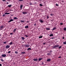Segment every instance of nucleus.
Instances as JSON below:
<instances>
[{
  "label": "nucleus",
  "instance_id": "a211bd4d",
  "mask_svg": "<svg viewBox=\"0 0 66 66\" xmlns=\"http://www.w3.org/2000/svg\"><path fill=\"white\" fill-rule=\"evenodd\" d=\"M31 50V48H29L27 49V50L28 51L29 50Z\"/></svg>",
  "mask_w": 66,
  "mask_h": 66
},
{
  "label": "nucleus",
  "instance_id": "6e6552de",
  "mask_svg": "<svg viewBox=\"0 0 66 66\" xmlns=\"http://www.w3.org/2000/svg\"><path fill=\"white\" fill-rule=\"evenodd\" d=\"M33 60H34V61H37V60H38V59H33Z\"/></svg>",
  "mask_w": 66,
  "mask_h": 66
},
{
  "label": "nucleus",
  "instance_id": "bb28decb",
  "mask_svg": "<svg viewBox=\"0 0 66 66\" xmlns=\"http://www.w3.org/2000/svg\"><path fill=\"white\" fill-rule=\"evenodd\" d=\"M1 61H2V62H4V60H3V59H1Z\"/></svg>",
  "mask_w": 66,
  "mask_h": 66
},
{
  "label": "nucleus",
  "instance_id": "3c124183",
  "mask_svg": "<svg viewBox=\"0 0 66 66\" xmlns=\"http://www.w3.org/2000/svg\"><path fill=\"white\" fill-rule=\"evenodd\" d=\"M2 66V64H0V66Z\"/></svg>",
  "mask_w": 66,
  "mask_h": 66
},
{
  "label": "nucleus",
  "instance_id": "20e7f679",
  "mask_svg": "<svg viewBox=\"0 0 66 66\" xmlns=\"http://www.w3.org/2000/svg\"><path fill=\"white\" fill-rule=\"evenodd\" d=\"M2 56L3 57H5V56H6V54H3L2 55Z\"/></svg>",
  "mask_w": 66,
  "mask_h": 66
},
{
  "label": "nucleus",
  "instance_id": "0eeeda50",
  "mask_svg": "<svg viewBox=\"0 0 66 66\" xmlns=\"http://www.w3.org/2000/svg\"><path fill=\"white\" fill-rule=\"evenodd\" d=\"M25 28L26 29H28L29 28V26H27L25 27Z\"/></svg>",
  "mask_w": 66,
  "mask_h": 66
},
{
  "label": "nucleus",
  "instance_id": "4c0bfd02",
  "mask_svg": "<svg viewBox=\"0 0 66 66\" xmlns=\"http://www.w3.org/2000/svg\"><path fill=\"white\" fill-rule=\"evenodd\" d=\"M39 5L40 6H43V5L42 4H39Z\"/></svg>",
  "mask_w": 66,
  "mask_h": 66
},
{
  "label": "nucleus",
  "instance_id": "864d4df0",
  "mask_svg": "<svg viewBox=\"0 0 66 66\" xmlns=\"http://www.w3.org/2000/svg\"><path fill=\"white\" fill-rule=\"evenodd\" d=\"M45 44H46V43H44L43 45H45Z\"/></svg>",
  "mask_w": 66,
  "mask_h": 66
},
{
  "label": "nucleus",
  "instance_id": "052dcab7",
  "mask_svg": "<svg viewBox=\"0 0 66 66\" xmlns=\"http://www.w3.org/2000/svg\"><path fill=\"white\" fill-rule=\"evenodd\" d=\"M0 36H1V35H0Z\"/></svg>",
  "mask_w": 66,
  "mask_h": 66
},
{
  "label": "nucleus",
  "instance_id": "f8f14e48",
  "mask_svg": "<svg viewBox=\"0 0 66 66\" xmlns=\"http://www.w3.org/2000/svg\"><path fill=\"white\" fill-rule=\"evenodd\" d=\"M16 29H14L13 30V33H14V32H16Z\"/></svg>",
  "mask_w": 66,
  "mask_h": 66
},
{
  "label": "nucleus",
  "instance_id": "a878e982",
  "mask_svg": "<svg viewBox=\"0 0 66 66\" xmlns=\"http://www.w3.org/2000/svg\"><path fill=\"white\" fill-rule=\"evenodd\" d=\"M60 25H63V23H60Z\"/></svg>",
  "mask_w": 66,
  "mask_h": 66
},
{
  "label": "nucleus",
  "instance_id": "f03ea898",
  "mask_svg": "<svg viewBox=\"0 0 66 66\" xmlns=\"http://www.w3.org/2000/svg\"><path fill=\"white\" fill-rule=\"evenodd\" d=\"M14 21V19H11L8 22L10 23L11 22V21Z\"/></svg>",
  "mask_w": 66,
  "mask_h": 66
},
{
  "label": "nucleus",
  "instance_id": "412c9836",
  "mask_svg": "<svg viewBox=\"0 0 66 66\" xmlns=\"http://www.w3.org/2000/svg\"><path fill=\"white\" fill-rule=\"evenodd\" d=\"M24 21H22V20H21V22H23V23H24Z\"/></svg>",
  "mask_w": 66,
  "mask_h": 66
},
{
  "label": "nucleus",
  "instance_id": "8fccbe9b",
  "mask_svg": "<svg viewBox=\"0 0 66 66\" xmlns=\"http://www.w3.org/2000/svg\"><path fill=\"white\" fill-rule=\"evenodd\" d=\"M13 34V33H11L10 34V35H12V34Z\"/></svg>",
  "mask_w": 66,
  "mask_h": 66
},
{
  "label": "nucleus",
  "instance_id": "f704fd0d",
  "mask_svg": "<svg viewBox=\"0 0 66 66\" xmlns=\"http://www.w3.org/2000/svg\"><path fill=\"white\" fill-rule=\"evenodd\" d=\"M15 53H16V54H17V53H18V52H17V51H15Z\"/></svg>",
  "mask_w": 66,
  "mask_h": 66
},
{
  "label": "nucleus",
  "instance_id": "cd10ccee",
  "mask_svg": "<svg viewBox=\"0 0 66 66\" xmlns=\"http://www.w3.org/2000/svg\"><path fill=\"white\" fill-rule=\"evenodd\" d=\"M63 44H64V45H66V42H63Z\"/></svg>",
  "mask_w": 66,
  "mask_h": 66
},
{
  "label": "nucleus",
  "instance_id": "ea45409f",
  "mask_svg": "<svg viewBox=\"0 0 66 66\" xmlns=\"http://www.w3.org/2000/svg\"><path fill=\"white\" fill-rule=\"evenodd\" d=\"M24 36H26V37H28V36L27 35H25Z\"/></svg>",
  "mask_w": 66,
  "mask_h": 66
},
{
  "label": "nucleus",
  "instance_id": "13d9d810",
  "mask_svg": "<svg viewBox=\"0 0 66 66\" xmlns=\"http://www.w3.org/2000/svg\"><path fill=\"white\" fill-rule=\"evenodd\" d=\"M62 2H63V1H62Z\"/></svg>",
  "mask_w": 66,
  "mask_h": 66
},
{
  "label": "nucleus",
  "instance_id": "c85d7f7f",
  "mask_svg": "<svg viewBox=\"0 0 66 66\" xmlns=\"http://www.w3.org/2000/svg\"><path fill=\"white\" fill-rule=\"evenodd\" d=\"M63 30H64V31H66V28H64L63 29Z\"/></svg>",
  "mask_w": 66,
  "mask_h": 66
},
{
  "label": "nucleus",
  "instance_id": "c03bdc74",
  "mask_svg": "<svg viewBox=\"0 0 66 66\" xmlns=\"http://www.w3.org/2000/svg\"><path fill=\"white\" fill-rule=\"evenodd\" d=\"M62 57L61 56H60L58 57V58H61Z\"/></svg>",
  "mask_w": 66,
  "mask_h": 66
},
{
  "label": "nucleus",
  "instance_id": "f3484780",
  "mask_svg": "<svg viewBox=\"0 0 66 66\" xmlns=\"http://www.w3.org/2000/svg\"><path fill=\"white\" fill-rule=\"evenodd\" d=\"M22 13L23 14H27V12H22Z\"/></svg>",
  "mask_w": 66,
  "mask_h": 66
},
{
  "label": "nucleus",
  "instance_id": "6ab92c4d",
  "mask_svg": "<svg viewBox=\"0 0 66 66\" xmlns=\"http://www.w3.org/2000/svg\"><path fill=\"white\" fill-rule=\"evenodd\" d=\"M8 6L9 7H11V6H12V5H8Z\"/></svg>",
  "mask_w": 66,
  "mask_h": 66
},
{
  "label": "nucleus",
  "instance_id": "4468645a",
  "mask_svg": "<svg viewBox=\"0 0 66 66\" xmlns=\"http://www.w3.org/2000/svg\"><path fill=\"white\" fill-rule=\"evenodd\" d=\"M53 36V34H51L50 35H49L50 36Z\"/></svg>",
  "mask_w": 66,
  "mask_h": 66
},
{
  "label": "nucleus",
  "instance_id": "58836bf2",
  "mask_svg": "<svg viewBox=\"0 0 66 66\" xmlns=\"http://www.w3.org/2000/svg\"><path fill=\"white\" fill-rule=\"evenodd\" d=\"M54 37H51V39H54Z\"/></svg>",
  "mask_w": 66,
  "mask_h": 66
},
{
  "label": "nucleus",
  "instance_id": "72a5a7b5",
  "mask_svg": "<svg viewBox=\"0 0 66 66\" xmlns=\"http://www.w3.org/2000/svg\"><path fill=\"white\" fill-rule=\"evenodd\" d=\"M5 16V15L4 14H3L2 16L3 17H4V16Z\"/></svg>",
  "mask_w": 66,
  "mask_h": 66
},
{
  "label": "nucleus",
  "instance_id": "37998d69",
  "mask_svg": "<svg viewBox=\"0 0 66 66\" xmlns=\"http://www.w3.org/2000/svg\"><path fill=\"white\" fill-rule=\"evenodd\" d=\"M47 19H48V18H49V16H47Z\"/></svg>",
  "mask_w": 66,
  "mask_h": 66
},
{
  "label": "nucleus",
  "instance_id": "5701e85b",
  "mask_svg": "<svg viewBox=\"0 0 66 66\" xmlns=\"http://www.w3.org/2000/svg\"><path fill=\"white\" fill-rule=\"evenodd\" d=\"M62 48V46H60L58 47L59 49H61Z\"/></svg>",
  "mask_w": 66,
  "mask_h": 66
},
{
  "label": "nucleus",
  "instance_id": "5fc2aeb1",
  "mask_svg": "<svg viewBox=\"0 0 66 66\" xmlns=\"http://www.w3.org/2000/svg\"><path fill=\"white\" fill-rule=\"evenodd\" d=\"M7 3V4H9V2H7V3Z\"/></svg>",
  "mask_w": 66,
  "mask_h": 66
},
{
  "label": "nucleus",
  "instance_id": "a19ab883",
  "mask_svg": "<svg viewBox=\"0 0 66 66\" xmlns=\"http://www.w3.org/2000/svg\"><path fill=\"white\" fill-rule=\"evenodd\" d=\"M8 53H11V51H9L8 52Z\"/></svg>",
  "mask_w": 66,
  "mask_h": 66
},
{
  "label": "nucleus",
  "instance_id": "09e8293b",
  "mask_svg": "<svg viewBox=\"0 0 66 66\" xmlns=\"http://www.w3.org/2000/svg\"><path fill=\"white\" fill-rule=\"evenodd\" d=\"M32 4L31 3H30V5H32Z\"/></svg>",
  "mask_w": 66,
  "mask_h": 66
},
{
  "label": "nucleus",
  "instance_id": "a18cd8bd",
  "mask_svg": "<svg viewBox=\"0 0 66 66\" xmlns=\"http://www.w3.org/2000/svg\"><path fill=\"white\" fill-rule=\"evenodd\" d=\"M36 23H35L34 24V25L35 26H36Z\"/></svg>",
  "mask_w": 66,
  "mask_h": 66
},
{
  "label": "nucleus",
  "instance_id": "7c9ffc66",
  "mask_svg": "<svg viewBox=\"0 0 66 66\" xmlns=\"http://www.w3.org/2000/svg\"><path fill=\"white\" fill-rule=\"evenodd\" d=\"M21 53H22V54H24L26 53V52H22Z\"/></svg>",
  "mask_w": 66,
  "mask_h": 66
},
{
  "label": "nucleus",
  "instance_id": "f257e3e1",
  "mask_svg": "<svg viewBox=\"0 0 66 66\" xmlns=\"http://www.w3.org/2000/svg\"><path fill=\"white\" fill-rule=\"evenodd\" d=\"M59 47V45L58 44H56L53 46V48H57V47Z\"/></svg>",
  "mask_w": 66,
  "mask_h": 66
},
{
  "label": "nucleus",
  "instance_id": "4d7b16f0",
  "mask_svg": "<svg viewBox=\"0 0 66 66\" xmlns=\"http://www.w3.org/2000/svg\"><path fill=\"white\" fill-rule=\"evenodd\" d=\"M5 34L6 35H7V34L6 33Z\"/></svg>",
  "mask_w": 66,
  "mask_h": 66
},
{
  "label": "nucleus",
  "instance_id": "6e6d98bb",
  "mask_svg": "<svg viewBox=\"0 0 66 66\" xmlns=\"http://www.w3.org/2000/svg\"><path fill=\"white\" fill-rule=\"evenodd\" d=\"M27 23H28V22H29V21H27Z\"/></svg>",
  "mask_w": 66,
  "mask_h": 66
},
{
  "label": "nucleus",
  "instance_id": "2f4dec72",
  "mask_svg": "<svg viewBox=\"0 0 66 66\" xmlns=\"http://www.w3.org/2000/svg\"><path fill=\"white\" fill-rule=\"evenodd\" d=\"M39 38H42V37L41 36H40L39 37Z\"/></svg>",
  "mask_w": 66,
  "mask_h": 66
},
{
  "label": "nucleus",
  "instance_id": "393cba45",
  "mask_svg": "<svg viewBox=\"0 0 66 66\" xmlns=\"http://www.w3.org/2000/svg\"><path fill=\"white\" fill-rule=\"evenodd\" d=\"M7 43V42H3V43L4 44H6Z\"/></svg>",
  "mask_w": 66,
  "mask_h": 66
},
{
  "label": "nucleus",
  "instance_id": "49530a36",
  "mask_svg": "<svg viewBox=\"0 0 66 66\" xmlns=\"http://www.w3.org/2000/svg\"><path fill=\"white\" fill-rule=\"evenodd\" d=\"M52 15H53V14H51V16H52Z\"/></svg>",
  "mask_w": 66,
  "mask_h": 66
},
{
  "label": "nucleus",
  "instance_id": "b1692460",
  "mask_svg": "<svg viewBox=\"0 0 66 66\" xmlns=\"http://www.w3.org/2000/svg\"><path fill=\"white\" fill-rule=\"evenodd\" d=\"M14 19H18V18H17V17H14Z\"/></svg>",
  "mask_w": 66,
  "mask_h": 66
},
{
  "label": "nucleus",
  "instance_id": "aec40b11",
  "mask_svg": "<svg viewBox=\"0 0 66 66\" xmlns=\"http://www.w3.org/2000/svg\"><path fill=\"white\" fill-rule=\"evenodd\" d=\"M21 38L22 40H24V37H21Z\"/></svg>",
  "mask_w": 66,
  "mask_h": 66
},
{
  "label": "nucleus",
  "instance_id": "de8ad7c7",
  "mask_svg": "<svg viewBox=\"0 0 66 66\" xmlns=\"http://www.w3.org/2000/svg\"><path fill=\"white\" fill-rule=\"evenodd\" d=\"M6 0H2V1H6Z\"/></svg>",
  "mask_w": 66,
  "mask_h": 66
},
{
  "label": "nucleus",
  "instance_id": "bf43d9fd",
  "mask_svg": "<svg viewBox=\"0 0 66 66\" xmlns=\"http://www.w3.org/2000/svg\"><path fill=\"white\" fill-rule=\"evenodd\" d=\"M65 64H66V62L65 63Z\"/></svg>",
  "mask_w": 66,
  "mask_h": 66
},
{
  "label": "nucleus",
  "instance_id": "603ef678",
  "mask_svg": "<svg viewBox=\"0 0 66 66\" xmlns=\"http://www.w3.org/2000/svg\"><path fill=\"white\" fill-rule=\"evenodd\" d=\"M64 37H62V39H64Z\"/></svg>",
  "mask_w": 66,
  "mask_h": 66
},
{
  "label": "nucleus",
  "instance_id": "c9c22d12",
  "mask_svg": "<svg viewBox=\"0 0 66 66\" xmlns=\"http://www.w3.org/2000/svg\"><path fill=\"white\" fill-rule=\"evenodd\" d=\"M56 6H59V5L57 4H56Z\"/></svg>",
  "mask_w": 66,
  "mask_h": 66
},
{
  "label": "nucleus",
  "instance_id": "1a4fd4ad",
  "mask_svg": "<svg viewBox=\"0 0 66 66\" xmlns=\"http://www.w3.org/2000/svg\"><path fill=\"white\" fill-rule=\"evenodd\" d=\"M23 7V5H21L20 6V8L21 9V10L22 9V7Z\"/></svg>",
  "mask_w": 66,
  "mask_h": 66
},
{
  "label": "nucleus",
  "instance_id": "39448f33",
  "mask_svg": "<svg viewBox=\"0 0 66 66\" xmlns=\"http://www.w3.org/2000/svg\"><path fill=\"white\" fill-rule=\"evenodd\" d=\"M10 46L9 45H7L6 47V49H8V48H9V47H10Z\"/></svg>",
  "mask_w": 66,
  "mask_h": 66
},
{
  "label": "nucleus",
  "instance_id": "ddd939ff",
  "mask_svg": "<svg viewBox=\"0 0 66 66\" xmlns=\"http://www.w3.org/2000/svg\"><path fill=\"white\" fill-rule=\"evenodd\" d=\"M43 59L42 58H39V59H38V61H40L41 60H42Z\"/></svg>",
  "mask_w": 66,
  "mask_h": 66
},
{
  "label": "nucleus",
  "instance_id": "473e14b6",
  "mask_svg": "<svg viewBox=\"0 0 66 66\" xmlns=\"http://www.w3.org/2000/svg\"><path fill=\"white\" fill-rule=\"evenodd\" d=\"M18 1H22L23 0H18Z\"/></svg>",
  "mask_w": 66,
  "mask_h": 66
},
{
  "label": "nucleus",
  "instance_id": "9b49d317",
  "mask_svg": "<svg viewBox=\"0 0 66 66\" xmlns=\"http://www.w3.org/2000/svg\"><path fill=\"white\" fill-rule=\"evenodd\" d=\"M56 29V27H54L52 29L53 31V30H55Z\"/></svg>",
  "mask_w": 66,
  "mask_h": 66
},
{
  "label": "nucleus",
  "instance_id": "dca6fc26",
  "mask_svg": "<svg viewBox=\"0 0 66 66\" xmlns=\"http://www.w3.org/2000/svg\"><path fill=\"white\" fill-rule=\"evenodd\" d=\"M10 14V13H5V15H8L9 14Z\"/></svg>",
  "mask_w": 66,
  "mask_h": 66
},
{
  "label": "nucleus",
  "instance_id": "e433bc0d",
  "mask_svg": "<svg viewBox=\"0 0 66 66\" xmlns=\"http://www.w3.org/2000/svg\"><path fill=\"white\" fill-rule=\"evenodd\" d=\"M47 54V55H50V54H51L48 53V54Z\"/></svg>",
  "mask_w": 66,
  "mask_h": 66
},
{
  "label": "nucleus",
  "instance_id": "79ce46f5",
  "mask_svg": "<svg viewBox=\"0 0 66 66\" xmlns=\"http://www.w3.org/2000/svg\"><path fill=\"white\" fill-rule=\"evenodd\" d=\"M44 64V62H42V65H43V64Z\"/></svg>",
  "mask_w": 66,
  "mask_h": 66
},
{
  "label": "nucleus",
  "instance_id": "2eb2a0df",
  "mask_svg": "<svg viewBox=\"0 0 66 66\" xmlns=\"http://www.w3.org/2000/svg\"><path fill=\"white\" fill-rule=\"evenodd\" d=\"M26 47H29V45H25Z\"/></svg>",
  "mask_w": 66,
  "mask_h": 66
},
{
  "label": "nucleus",
  "instance_id": "9d476101",
  "mask_svg": "<svg viewBox=\"0 0 66 66\" xmlns=\"http://www.w3.org/2000/svg\"><path fill=\"white\" fill-rule=\"evenodd\" d=\"M39 21L40 22H41L42 23L44 22V21L42 20H39Z\"/></svg>",
  "mask_w": 66,
  "mask_h": 66
},
{
  "label": "nucleus",
  "instance_id": "423d86ee",
  "mask_svg": "<svg viewBox=\"0 0 66 66\" xmlns=\"http://www.w3.org/2000/svg\"><path fill=\"white\" fill-rule=\"evenodd\" d=\"M47 61L48 62H51V59H48L47 60Z\"/></svg>",
  "mask_w": 66,
  "mask_h": 66
},
{
  "label": "nucleus",
  "instance_id": "7ed1b4c3",
  "mask_svg": "<svg viewBox=\"0 0 66 66\" xmlns=\"http://www.w3.org/2000/svg\"><path fill=\"white\" fill-rule=\"evenodd\" d=\"M3 26H0V30H2V29H3Z\"/></svg>",
  "mask_w": 66,
  "mask_h": 66
},
{
  "label": "nucleus",
  "instance_id": "4be33fe9",
  "mask_svg": "<svg viewBox=\"0 0 66 66\" xmlns=\"http://www.w3.org/2000/svg\"><path fill=\"white\" fill-rule=\"evenodd\" d=\"M46 30H50V28H46Z\"/></svg>",
  "mask_w": 66,
  "mask_h": 66
},
{
  "label": "nucleus",
  "instance_id": "c756f323",
  "mask_svg": "<svg viewBox=\"0 0 66 66\" xmlns=\"http://www.w3.org/2000/svg\"><path fill=\"white\" fill-rule=\"evenodd\" d=\"M12 43H13V42H11L10 43V45H12Z\"/></svg>",
  "mask_w": 66,
  "mask_h": 66
}]
</instances>
